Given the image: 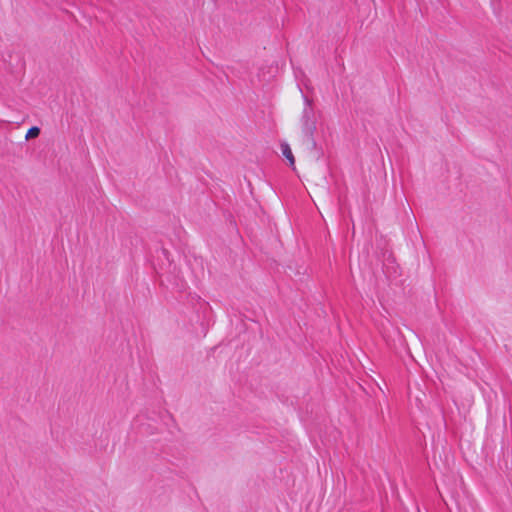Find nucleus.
Here are the masks:
<instances>
[{
    "mask_svg": "<svg viewBox=\"0 0 512 512\" xmlns=\"http://www.w3.org/2000/svg\"><path fill=\"white\" fill-rule=\"evenodd\" d=\"M304 109L301 117L302 124V132L307 139L308 143H311L315 146L316 142L314 140L313 134L316 130V120L314 109L312 107V101L308 99V97L304 96Z\"/></svg>",
    "mask_w": 512,
    "mask_h": 512,
    "instance_id": "obj_1",
    "label": "nucleus"
},
{
    "mask_svg": "<svg viewBox=\"0 0 512 512\" xmlns=\"http://www.w3.org/2000/svg\"><path fill=\"white\" fill-rule=\"evenodd\" d=\"M281 151H282L283 156L289 161V164L291 166H293L295 164V159H294V156H293L290 146L287 143H282Z\"/></svg>",
    "mask_w": 512,
    "mask_h": 512,
    "instance_id": "obj_2",
    "label": "nucleus"
},
{
    "mask_svg": "<svg viewBox=\"0 0 512 512\" xmlns=\"http://www.w3.org/2000/svg\"><path fill=\"white\" fill-rule=\"evenodd\" d=\"M41 130L39 127L37 126H32L31 128H29V130L27 131L26 133V136L25 138L28 140V139H31V138H36L39 136Z\"/></svg>",
    "mask_w": 512,
    "mask_h": 512,
    "instance_id": "obj_3",
    "label": "nucleus"
}]
</instances>
